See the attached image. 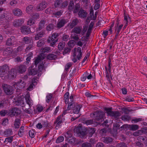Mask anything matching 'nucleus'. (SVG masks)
I'll list each match as a JSON object with an SVG mask.
<instances>
[{
  "mask_svg": "<svg viewBox=\"0 0 147 147\" xmlns=\"http://www.w3.org/2000/svg\"><path fill=\"white\" fill-rule=\"evenodd\" d=\"M15 39V37L13 36H11L10 38H8L6 42V45L8 46L14 45V41Z\"/></svg>",
  "mask_w": 147,
  "mask_h": 147,
  "instance_id": "nucleus-20",
  "label": "nucleus"
},
{
  "mask_svg": "<svg viewBox=\"0 0 147 147\" xmlns=\"http://www.w3.org/2000/svg\"><path fill=\"white\" fill-rule=\"evenodd\" d=\"M90 17L92 20H96V17H94V11L92 8H91L90 9Z\"/></svg>",
  "mask_w": 147,
  "mask_h": 147,
  "instance_id": "nucleus-59",
  "label": "nucleus"
},
{
  "mask_svg": "<svg viewBox=\"0 0 147 147\" xmlns=\"http://www.w3.org/2000/svg\"><path fill=\"white\" fill-rule=\"evenodd\" d=\"M45 21L43 20H41L39 22L38 27L36 28L37 31L41 30L42 29L44 28L45 26Z\"/></svg>",
  "mask_w": 147,
  "mask_h": 147,
  "instance_id": "nucleus-24",
  "label": "nucleus"
},
{
  "mask_svg": "<svg viewBox=\"0 0 147 147\" xmlns=\"http://www.w3.org/2000/svg\"><path fill=\"white\" fill-rule=\"evenodd\" d=\"M67 22V19L61 18L59 19L57 21V27L59 28H60L63 26Z\"/></svg>",
  "mask_w": 147,
  "mask_h": 147,
  "instance_id": "nucleus-11",
  "label": "nucleus"
},
{
  "mask_svg": "<svg viewBox=\"0 0 147 147\" xmlns=\"http://www.w3.org/2000/svg\"><path fill=\"white\" fill-rule=\"evenodd\" d=\"M69 92H67L65 93L64 96V99L65 104H67L69 102Z\"/></svg>",
  "mask_w": 147,
  "mask_h": 147,
  "instance_id": "nucleus-38",
  "label": "nucleus"
},
{
  "mask_svg": "<svg viewBox=\"0 0 147 147\" xmlns=\"http://www.w3.org/2000/svg\"><path fill=\"white\" fill-rule=\"evenodd\" d=\"M64 137L63 136L59 137L56 140V142L57 143L62 142L64 140Z\"/></svg>",
  "mask_w": 147,
  "mask_h": 147,
  "instance_id": "nucleus-53",
  "label": "nucleus"
},
{
  "mask_svg": "<svg viewBox=\"0 0 147 147\" xmlns=\"http://www.w3.org/2000/svg\"><path fill=\"white\" fill-rule=\"evenodd\" d=\"M22 40L26 44H28L30 42L31 38L29 37L26 36L23 38Z\"/></svg>",
  "mask_w": 147,
  "mask_h": 147,
  "instance_id": "nucleus-46",
  "label": "nucleus"
},
{
  "mask_svg": "<svg viewBox=\"0 0 147 147\" xmlns=\"http://www.w3.org/2000/svg\"><path fill=\"white\" fill-rule=\"evenodd\" d=\"M34 62V65L36 66L38 64V63L40 64V63H41L42 62L41 61V57L39 56L37 58H35Z\"/></svg>",
  "mask_w": 147,
  "mask_h": 147,
  "instance_id": "nucleus-36",
  "label": "nucleus"
},
{
  "mask_svg": "<svg viewBox=\"0 0 147 147\" xmlns=\"http://www.w3.org/2000/svg\"><path fill=\"white\" fill-rule=\"evenodd\" d=\"M82 147H92V145L90 143L86 142L82 144Z\"/></svg>",
  "mask_w": 147,
  "mask_h": 147,
  "instance_id": "nucleus-62",
  "label": "nucleus"
},
{
  "mask_svg": "<svg viewBox=\"0 0 147 147\" xmlns=\"http://www.w3.org/2000/svg\"><path fill=\"white\" fill-rule=\"evenodd\" d=\"M38 79V78L36 77L35 76L34 77L32 80L31 82L32 83L33 85L35 86L37 84Z\"/></svg>",
  "mask_w": 147,
  "mask_h": 147,
  "instance_id": "nucleus-50",
  "label": "nucleus"
},
{
  "mask_svg": "<svg viewBox=\"0 0 147 147\" xmlns=\"http://www.w3.org/2000/svg\"><path fill=\"white\" fill-rule=\"evenodd\" d=\"M83 123L86 125H91L93 123V120H87L84 119L83 121Z\"/></svg>",
  "mask_w": 147,
  "mask_h": 147,
  "instance_id": "nucleus-39",
  "label": "nucleus"
},
{
  "mask_svg": "<svg viewBox=\"0 0 147 147\" xmlns=\"http://www.w3.org/2000/svg\"><path fill=\"white\" fill-rule=\"evenodd\" d=\"M82 107V105L76 104L74 107L73 109V112L74 114L77 115V114H80L79 113V112L81 108Z\"/></svg>",
  "mask_w": 147,
  "mask_h": 147,
  "instance_id": "nucleus-16",
  "label": "nucleus"
},
{
  "mask_svg": "<svg viewBox=\"0 0 147 147\" xmlns=\"http://www.w3.org/2000/svg\"><path fill=\"white\" fill-rule=\"evenodd\" d=\"M41 51L42 54H44L46 53H48L51 52L52 50L51 47H45L44 48L41 49Z\"/></svg>",
  "mask_w": 147,
  "mask_h": 147,
  "instance_id": "nucleus-28",
  "label": "nucleus"
},
{
  "mask_svg": "<svg viewBox=\"0 0 147 147\" xmlns=\"http://www.w3.org/2000/svg\"><path fill=\"white\" fill-rule=\"evenodd\" d=\"M26 102L30 107H31L32 105V101L30 98V96H28V98H26Z\"/></svg>",
  "mask_w": 147,
  "mask_h": 147,
  "instance_id": "nucleus-40",
  "label": "nucleus"
},
{
  "mask_svg": "<svg viewBox=\"0 0 147 147\" xmlns=\"http://www.w3.org/2000/svg\"><path fill=\"white\" fill-rule=\"evenodd\" d=\"M7 16H5V15L4 13L3 14H0V21H1L5 19L6 20H7Z\"/></svg>",
  "mask_w": 147,
  "mask_h": 147,
  "instance_id": "nucleus-56",
  "label": "nucleus"
},
{
  "mask_svg": "<svg viewBox=\"0 0 147 147\" xmlns=\"http://www.w3.org/2000/svg\"><path fill=\"white\" fill-rule=\"evenodd\" d=\"M78 15L80 17L84 18L86 17L87 13L85 10L81 9L78 12Z\"/></svg>",
  "mask_w": 147,
  "mask_h": 147,
  "instance_id": "nucleus-23",
  "label": "nucleus"
},
{
  "mask_svg": "<svg viewBox=\"0 0 147 147\" xmlns=\"http://www.w3.org/2000/svg\"><path fill=\"white\" fill-rule=\"evenodd\" d=\"M62 14V12L61 11H59L55 12L53 13V15L55 17H59Z\"/></svg>",
  "mask_w": 147,
  "mask_h": 147,
  "instance_id": "nucleus-55",
  "label": "nucleus"
},
{
  "mask_svg": "<svg viewBox=\"0 0 147 147\" xmlns=\"http://www.w3.org/2000/svg\"><path fill=\"white\" fill-rule=\"evenodd\" d=\"M44 32L43 31H41L40 32L37 34L35 37V40H38L41 38L44 34Z\"/></svg>",
  "mask_w": 147,
  "mask_h": 147,
  "instance_id": "nucleus-32",
  "label": "nucleus"
},
{
  "mask_svg": "<svg viewBox=\"0 0 147 147\" xmlns=\"http://www.w3.org/2000/svg\"><path fill=\"white\" fill-rule=\"evenodd\" d=\"M75 6L74 2L73 1H70L68 7V9L69 11H72Z\"/></svg>",
  "mask_w": 147,
  "mask_h": 147,
  "instance_id": "nucleus-33",
  "label": "nucleus"
},
{
  "mask_svg": "<svg viewBox=\"0 0 147 147\" xmlns=\"http://www.w3.org/2000/svg\"><path fill=\"white\" fill-rule=\"evenodd\" d=\"M17 69L19 73L22 74L26 71V67L24 65H20L18 66Z\"/></svg>",
  "mask_w": 147,
  "mask_h": 147,
  "instance_id": "nucleus-21",
  "label": "nucleus"
},
{
  "mask_svg": "<svg viewBox=\"0 0 147 147\" xmlns=\"http://www.w3.org/2000/svg\"><path fill=\"white\" fill-rule=\"evenodd\" d=\"M13 133L11 129H7L4 131L3 134L6 136H9L11 135Z\"/></svg>",
  "mask_w": 147,
  "mask_h": 147,
  "instance_id": "nucleus-35",
  "label": "nucleus"
},
{
  "mask_svg": "<svg viewBox=\"0 0 147 147\" xmlns=\"http://www.w3.org/2000/svg\"><path fill=\"white\" fill-rule=\"evenodd\" d=\"M16 76V70L14 69H12L10 70V71H9L7 75L5 76V77L2 79L5 80H7L8 79H13Z\"/></svg>",
  "mask_w": 147,
  "mask_h": 147,
  "instance_id": "nucleus-6",
  "label": "nucleus"
},
{
  "mask_svg": "<svg viewBox=\"0 0 147 147\" xmlns=\"http://www.w3.org/2000/svg\"><path fill=\"white\" fill-rule=\"evenodd\" d=\"M79 21L77 18H75L71 22L70 24V26L71 28H73L78 23Z\"/></svg>",
  "mask_w": 147,
  "mask_h": 147,
  "instance_id": "nucleus-29",
  "label": "nucleus"
},
{
  "mask_svg": "<svg viewBox=\"0 0 147 147\" xmlns=\"http://www.w3.org/2000/svg\"><path fill=\"white\" fill-rule=\"evenodd\" d=\"M21 32L24 34H29L30 32H34V31H31L30 27L26 26H22L21 29Z\"/></svg>",
  "mask_w": 147,
  "mask_h": 147,
  "instance_id": "nucleus-12",
  "label": "nucleus"
},
{
  "mask_svg": "<svg viewBox=\"0 0 147 147\" xmlns=\"http://www.w3.org/2000/svg\"><path fill=\"white\" fill-rule=\"evenodd\" d=\"M54 28V25L52 24H50L48 25L47 27V30L48 31H50L53 30Z\"/></svg>",
  "mask_w": 147,
  "mask_h": 147,
  "instance_id": "nucleus-58",
  "label": "nucleus"
},
{
  "mask_svg": "<svg viewBox=\"0 0 147 147\" xmlns=\"http://www.w3.org/2000/svg\"><path fill=\"white\" fill-rule=\"evenodd\" d=\"M6 115H9V110L8 111L5 110H2L0 111V116H4Z\"/></svg>",
  "mask_w": 147,
  "mask_h": 147,
  "instance_id": "nucleus-37",
  "label": "nucleus"
},
{
  "mask_svg": "<svg viewBox=\"0 0 147 147\" xmlns=\"http://www.w3.org/2000/svg\"><path fill=\"white\" fill-rule=\"evenodd\" d=\"M14 126L16 128H18L20 125V120L19 119H15L14 122Z\"/></svg>",
  "mask_w": 147,
  "mask_h": 147,
  "instance_id": "nucleus-34",
  "label": "nucleus"
},
{
  "mask_svg": "<svg viewBox=\"0 0 147 147\" xmlns=\"http://www.w3.org/2000/svg\"><path fill=\"white\" fill-rule=\"evenodd\" d=\"M13 14L16 16H20L22 14V11L19 8H15L13 10Z\"/></svg>",
  "mask_w": 147,
  "mask_h": 147,
  "instance_id": "nucleus-22",
  "label": "nucleus"
},
{
  "mask_svg": "<svg viewBox=\"0 0 147 147\" xmlns=\"http://www.w3.org/2000/svg\"><path fill=\"white\" fill-rule=\"evenodd\" d=\"M24 127L22 126L20 128L18 132V135L20 137L22 136L24 133Z\"/></svg>",
  "mask_w": 147,
  "mask_h": 147,
  "instance_id": "nucleus-47",
  "label": "nucleus"
},
{
  "mask_svg": "<svg viewBox=\"0 0 147 147\" xmlns=\"http://www.w3.org/2000/svg\"><path fill=\"white\" fill-rule=\"evenodd\" d=\"M113 139L111 137H107L103 138L102 139L103 141L105 143L109 144L112 142Z\"/></svg>",
  "mask_w": 147,
  "mask_h": 147,
  "instance_id": "nucleus-27",
  "label": "nucleus"
},
{
  "mask_svg": "<svg viewBox=\"0 0 147 147\" xmlns=\"http://www.w3.org/2000/svg\"><path fill=\"white\" fill-rule=\"evenodd\" d=\"M59 36L58 34L55 33H53L52 34V35L51 37H50L48 39V42H50L53 41H55L57 42V37Z\"/></svg>",
  "mask_w": 147,
  "mask_h": 147,
  "instance_id": "nucleus-18",
  "label": "nucleus"
},
{
  "mask_svg": "<svg viewBox=\"0 0 147 147\" xmlns=\"http://www.w3.org/2000/svg\"><path fill=\"white\" fill-rule=\"evenodd\" d=\"M117 147H127L126 144L123 143L121 142L117 144L116 145Z\"/></svg>",
  "mask_w": 147,
  "mask_h": 147,
  "instance_id": "nucleus-63",
  "label": "nucleus"
},
{
  "mask_svg": "<svg viewBox=\"0 0 147 147\" xmlns=\"http://www.w3.org/2000/svg\"><path fill=\"white\" fill-rule=\"evenodd\" d=\"M56 58V55L52 54H49L47 57V59L49 60L55 59Z\"/></svg>",
  "mask_w": 147,
  "mask_h": 147,
  "instance_id": "nucleus-43",
  "label": "nucleus"
},
{
  "mask_svg": "<svg viewBox=\"0 0 147 147\" xmlns=\"http://www.w3.org/2000/svg\"><path fill=\"white\" fill-rule=\"evenodd\" d=\"M33 7L32 5H30L27 7L26 8V11L28 13H30L33 11Z\"/></svg>",
  "mask_w": 147,
  "mask_h": 147,
  "instance_id": "nucleus-44",
  "label": "nucleus"
},
{
  "mask_svg": "<svg viewBox=\"0 0 147 147\" xmlns=\"http://www.w3.org/2000/svg\"><path fill=\"white\" fill-rule=\"evenodd\" d=\"M95 129L94 128H92L89 129L88 131L90 136L91 137L92 135L95 133Z\"/></svg>",
  "mask_w": 147,
  "mask_h": 147,
  "instance_id": "nucleus-54",
  "label": "nucleus"
},
{
  "mask_svg": "<svg viewBox=\"0 0 147 147\" xmlns=\"http://www.w3.org/2000/svg\"><path fill=\"white\" fill-rule=\"evenodd\" d=\"M68 3V1H65L61 4V7L62 8H64L67 7Z\"/></svg>",
  "mask_w": 147,
  "mask_h": 147,
  "instance_id": "nucleus-57",
  "label": "nucleus"
},
{
  "mask_svg": "<svg viewBox=\"0 0 147 147\" xmlns=\"http://www.w3.org/2000/svg\"><path fill=\"white\" fill-rule=\"evenodd\" d=\"M21 111L17 107H14L9 110V115L11 117L16 116L19 115Z\"/></svg>",
  "mask_w": 147,
  "mask_h": 147,
  "instance_id": "nucleus-8",
  "label": "nucleus"
},
{
  "mask_svg": "<svg viewBox=\"0 0 147 147\" xmlns=\"http://www.w3.org/2000/svg\"><path fill=\"white\" fill-rule=\"evenodd\" d=\"M147 133V127H146L134 132L133 134V135L135 136H138L142 134H146Z\"/></svg>",
  "mask_w": 147,
  "mask_h": 147,
  "instance_id": "nucleus-14",
  "label": "nucleus"
},
{
  "mask_svg": "<svg viewBox=\"0 0 147 147\" xmlns=\"http://www.w3.org/2000/svg\"><path fill=\"white\" fill-rule=\"evenodd\" d=\"M138 140L140 142H142L145 144H147V137L145 136H140L138 137Z\"/></svg>",
  "mask_w": 147,
  "mask_h": 147,
  "instance_id": "nucleus-26",
  "label": "nucleus"
},
{
  "mask_svg": "<svg viewBox=\"0 0 147 147\" xmlns=\"http://www.w3.org/2000/svg\"><path fill=\"white\" fill-rule=\"evenodd\" d=\"M30 108L29 107L27 109L25 107V106L24 107H23V109L24 111L27 113L30 114L32 113V111L31 109H30Z\"/></svg>",
  "mask_w": 147,
  "mask_h": 147,
  "instance_id": "nucleus-60",
  "label": "nucleus"
},
{
  "mask_svg": "<svg viewBox=\"0 0 147 147\" xmlns=\"http://www.w3.org/2000/svg\"><path fill=\"white\" fill-rule=\"evenodd\" d=\"M121 118L122 120L124 121H128L130 119V117L128 115H123Z\"/></svg>",
  "mask_w": 147,
  "mask_h": 147,
  "instance_id": "nucleus-51",
  "label": "nucleus"
},
{
  "mask_svg": "<svg viewBox=\"0 0 147 147\" xmlns=\"http://www.w3.org/2000/svg\"><path fill=\"white\" fill-rule=\"evenodd\" d=\"M5 93L8 95H11L13 94V89L12 86L5 84H2Z\"/></svg>",
  "mask_w": 147,
  "mask_h": 147,
  "instance_id": "nucleus-7",
  "label": "nucleus"
},
{
  "mask_svg": "<svg viewBox=\"0 0 147 147\" xmlns=\"http://www.w3.org/2000/svg\"><path fill=\"white\" fill-rule=\"evenodd\" d=\"M65 45V43L63 42H60L58 45V48L59 50H61L64 48Z\"/></svg>",
  "mask_w": 147,
  "mask_h": 147,
  "instance_id": "nucleus-48",
  "label": "nucleus"
},
{
  "mask_svg": "<svg viewBox=\"0 0 147 147\" xmlns=\"http://www.w3.org/2000/svg\"><path fill=\"white\" fill-rule=\"evenodd\" d=\"M45 44V42L43 39L39 40L37 43V46L38 47H41Z\"/></svg>",
  "mask_w": 147,
  "mask_h": 147,
  "instance_id": "nucleus-45",
  "label": "nucleus"
},
{
  "mask_svg": "<svg viewBox=\"0 0 147 147\" xmlns=\"http://www.w3.org/2000/svg\"><path fill=\"white\" fill-rule=\"evenodd\" d=\"M94 116H95L96 121L101 122L103 120L105 115V113L102 111H97L94 112L93 114Z\"/></svg>",
  "mask_w": 147,
  "mask_h": 147,
  "instance_id": "nucleus-4",
  "label": "nucleus"
},
{
  "mask_svg": "<svg viewBox=\"0 0 147 147\" xmlns=\"http://www.w3.org/2000/svg\"><path fill=\"white\" fill-rule=\"evenodd\" d=\"M62 117V116L61 115L58 116L54 123L53 125L55 126L56 129H57V127L60 126L61 124L63 123Z\"/></svg>",
  "mask_w": 147,
  "mask_h": 147,
  "instance_id": "nucleus-13",
  "label": "nucleus"
},
{
  "mask_svg": "<svg viewBox=\"0 0 147 147\" xmlns=\"http://www.w3.org/2000/svg\"><path fill=\"white\" fill-rule=\"evenodd\" d=\"M142 120V119L141 118H134L131 120V121L133 123H135Z\"/></svg>",
  "mask_w": 147,
  "mask_h": 147,
  "instance_id": "nucleus-52",
  "label": "nucleus"
},
{
  "mask_svg": "<svg viewBox=\"0 0 147 147\" xmlns=\"http://www.w3.org/2000/svg\"><path fill=\"white\" fill-rule=\"evenodd\" d=\"M12 49L9 47H7L4 51L3 53L8 55L12 56Z\"/></svg>",
  "mask_w": 147,
  "mask_h": 147,
  "instance_id": "nucleus-31",
  "label": "nucleus"
},
{
  "mask_svg": "<svg viewBox=\"0 0 147 147\" xmlns=\"http://www.w3.org/2000/svg\"><path fill=\"white\" fill-rule=\"evenodd\" d=\"M124 20L123 21L124 22L127 23L128 24H129L131 23V20L129 15L126 14L125 13H124Z\"/></svg>",
  "mask_w": 147,
  "mask_h": 147,
  "instance_id": "nucleus-25",
  "label": "nucleus"
},
{
  "mask_svg": "<svg viewBox=\"0 0 147 147\" xmlns=\"http://www.w3.org/2000/svg\"><path fill=\"white\" fill-rule=\"evenodd\" d=\"M29 135L30 137L31 138H34L35 137V133L33 129L30 130L29 132Z\"/></svg>",
  "mask_w": 147,
  "mask_h": 147,
  "instance_id": "nucleus-49",
  "label": "nucleus"
},
{
  "mask_svg": "<svg viewBox=\"0 0 147 147\" xmlns=\"http://www.w3.org/2000/svg\"><path fill=\"white\" fill-rule=\"evenodd\" d=\"M68 105L67 107V109L68 110H70L72 109H73L74 106H75L76 105L74 104V102H69L68 103Z\"/></svg>",
  "mask_w": 147,
  "mask_h": 147,
  "instance_id": "nucleus-42",
  "label": "nucleus"
},
{
  "mask_svg": "<svg viewBox=\"0 0 147 147\" xmlns=\"http://www.w3.org/2000/svg\"><path fill=\"white\" fill-rule=\"evenodd\" d=\"M28 74L30 75H34L36 74V71L34 69H32L29 71Z\"/></svg>",
  "mask_w": 147,
  "mask_h": 147,
  "instance_id": "nucleus-61",
  "label": "nucleus"
},
{
  "mask_svg": "<svg viewBox=\"0 0 147 147\" xmlns=\"http://www.w3.org/2000/svg\"><path fill=\"white\" fill-rule=\"evenodd\" d=\"M129 128L130 130L135 131L138 129L139 126L137 125H129Z\"/></svg>",
  "mask_w": 147,
  "mask_h": 147,
  "instance_id": "nucleus-41",
  "label": "nucleus"
},
{
  "mask_svg": "<svg viewBox=\"0 0 147 147\" xmlns=\"http://www.w3.org/2000/svg\"><path fill=\"white\" fill-rule=\"evenodd\" d=\"M24 23V20L23 19H18L16 20L13 22V26L14 27H17L20 26Z\"/></svg>",
  "mask_w": 147,
  "mask_h": 147,
  "instance_id": "nucleus-17",
  "label": "nucleus"
},
{
  "mask_svg": "<svg viewBox=\"0 0 147 147\" xmlns=\"http://www.w3.org/2000/svg\"><path fill=\"white\" fill-rule=\"evenodd\" d=\"M26 84L24 81L20 80L19 81L15 82L13 84L14 87L17 89H20L24 88Z\"/></svg>",
  "mask_w": 147,
  "mask_h": 147,
  "instance_id": "nucleus-9",
  "label": "nucleus"
},
{
  "mask_svg": "<svg viewBox=\"0 0 147 147\" xmlns=\"http://www.w3.org/2000/svg\"><path fill=\"white\" fill-rule=\"evenodd\" d=\"M62 2L61 0H57L55 2L54 5L56 7H58Z\"/></svg>",
  "mask_w": 147,
  "mask_h": 147,
  "instance_id": "nucleus-64",
  "label": "nucleus"
},
{
  "mask_svg": "<svg viewBox=\"0 0 147 147\" xmlns=\"http://www.w3.org/2000/svg\"><path fill=\"white\" fill-rule=\"evenodd\" d=\"M9 69V67L7 65H4L0 67V77L3 78L7 75Z\"/></svg>",
  "mask_w": 147,
  "mask_h": 147,
  "instance_id": "nucleus-3",
  "label": "nucleus"
},
{
  "mask_svg": "<svg viewBox=\"0 0 147 147\" xmlns=\"http://www.w3.org/2000/svg\"><path fill=\"white\" fill-rule=\"evenodd\" d=\"M82 28L81 26H76L72 30V32L76 34H80L82 33Z\"/></svg>",
  "mask_w": 147,
  "mask_h": 147,
  "instance_id": "nucleus-19",
  "label": "nucleus"
},
{
  "mask_svg": "<svg viewBox=\"0 0 147 147\" xmlns=\"http://www.w3.org/2000/svg\"><path fill=\"white\" fill-rule=\"evenodd\" d=\"M74 131L78 134L81 137L84 136L87 134L86 132L83 129L82 126L80 124H79L74 129Z\"/></svg>",
  "mask_w": 147,
  "mask_h": 147,
  "instance_id": "nucleus-5",
  "label": "nucleus"
},
{
  "mask_svg": "<svg viewBox=\"0 0 147 147\" xmlns=\"http://www.w3.org/2000/svg\"><path fill=\"white\" fill-rule=\"evenodd\" d=\"M105 112L108 116H111L113 118L117 120L119 119L121 116V113L118 111H112V108H105L104 109Z\"/></svg>",
  "mask_w": 147,
  "mask_h": 147,
  "instance_id": "nucleus-2",
  "label": "nucleus"
},
{
  "mask_svg": "<svg viewBox=\"0 0 147 147\" xmlns=\"http://www.w3.org/2000/svg\"><path fill=\"white\" fill-rule=\"evenodd\" d=\"M80 4L79 3H77L75 5V6L74 8V9L72 11H73L74 13H77L78 12V11H80Z\"/></svg>",
  "mask_w": 147,
  "mask_h": 147,
  "instance_id": "nucleus-30",
  "label": "nucleus"
},
{
  "mask_svg": "<svg viewBox=\"0 0 147 147\" xmlns=\"http://www.w3.org/2000/svg\"><path fill=\"white\" fill-rule=\"evenodd\" d=\"M24 98L19 97L18 98L15 99L14 102V105L17 106H20L23 107L25 106L24 102Z\"/></svg>",
  "mask_w": 147,
  "mask_h": 147,
  "instance_id": "nucleus-10",
  "label": "nucleus"
},
{
  "mask_svg": "<svg viewBox=\"0 0 147 147\" xmlns=\"http://www.w3.org/2000/svg\"><path fill=\"white\" fill-rule=\"evenodd\" d=\"M75 51L71 58V60L74 63L76 62L78 60L80 61L82 59L83 55L81 51V48L80 47H78L77 48H74Z\"/></svg>",
  "mask_w": 147,
  "mask_h": 147,
  "instance_id": "nucleus-1",
  "label": "nucleus"
},
{
  "mask_svg": "<svg viewBox=\"0 0 147 147\" xmlns=\"http://www.w3.org/2000/svg\"><path fill=\"white\" fill-rule=\"evenodd\" d=\"M47 3L45 1H42L36 7V9L38 11H40L45 9L47 6Z\"/></svg>",
  "mask_w": 147,
  "mask_h": 147,
  "instance_id": "nucleus-15",
  "label": "nucleus"
}]
</instances>
